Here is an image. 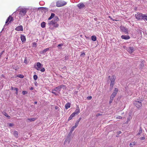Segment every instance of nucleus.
<instances>
[{
    "label": "nucleus",
    "mask_w": 147,
    "mask_h": 147,
    "mask_svg": "<svg viewBox=\"0 0 147 147\" xmlns=\"http://www.w3.org/2000/svg\"><path fill=\"white\" fill-rule=\"evenodd\" d=\"M142 101L140 100L135 101L134 102V105L138 108L139 109L142 106Z\"/></svg>",
    "instance_id": "f257e3e1"
},
{
    "label": "nucleus",
    "mask_w": 147,
    "mask_h": 147,
    "mask_svg": "<svg viewBox=\"0 0 147 147\" xmlns=\"http://www.w3.org/2000/svg\"><path fill=\"white\" fill-rule=\"evenodd\" d=\"M66 2L63 1H59L57 2V6L58 7H61L66 5Z\"/></svg>",
    "instance_id": "f03ea898"
},
{
    "label": "nucleus",
    "mask_w": 147,
    "mask_h": 147,
    "mask_svg": "<svg viewBox=\"0 0 147 147\" xmlns=\"http://www.w3.org/2000/svg\"><path fill=\"white\" fill-rule=\"evenodd\" d=\"M27 9L26 8H22L20 9L19 14L22 16H24L27 11Z\"/></svg>",
    "instance_id": "7ed1b4c3"
},
{
    "label": "nucleus",
    "mask_w": 147,
    "mask_h": 147,
    "mask_svg": "<svg viewBox=\"0 0 147 147\" xmlns=\"http://www.w3.org/2000/svg\"><path fill=\"white\" fill-rule=\"evenodd\" d=\"M143 16V14L140 13H137L135 15L136 18L138 20H142Z\"/></svg>",
    "instance_id": "20e7f679"
},
{
    "label": "nucleus",
    "mask_w": 147,
    "mask_h": 147,
    "mask_svg": "<svg viewBox=\"0 0 147 147\" xmlns=\"http://www.w3.org/2000/svg\"><path fill=\"white\" fill-rule=\"evenodd\" d=\"M118 91V88H115L112 94L111 95L110 97L112 98H114L117 94Z\"/></svg>",
    "instance_id": "39448f33"
},
{
    "label": "nucleus",
    "mask_w": 147,
    "mask_h": 147,
    "mask_svg": "<svg viewBox=\"0 0 147 147\" xmlns=\"http://www.w3.org/2000/svg\"><path fill=\"white\" fill-rule=\"evenodd\" d=\"M78 8L80 9H82L85 7V5L82 3H80L78 4L77 5Z\"/></svg>",
    "instance_id": "423d86ee"
},
{
    "label": "nucleus",
    "mask_w": 147,
    "mask_h": 147,
    "mask_svg": "<svg viewBox=\"0 0 147 147\" xmlns=\"http://www.w3.org/2000/svg\"><path fill=\"white\" fill-rule=\"evenodd\" d=\"M120 28L121 31L125 33L128 34V32L127 28H126L122 26H120Z\"/></svg>",
    "instance_id": "0eeeda50"
},
{
    "label": "nucleus",
    "mask_w": 147,
    "mask_h": 147,
    "mask_svg": "<svg viewBox=\"0 0 147 147\" xmlns=\"http://www.w3.org/2000/svg\"><path fill=\"white\" fill-rule=\"evenodd\" d=\"M62 85L59 86H58L55 88L53 90V91H55L56 92H57L58 93H59V92L61 90V88L62 87Z\"/></svg>",
    "instance_id": "6e6552de"
},
{
    "label": "nucleus",
    "mask_w": 147,
    "mask_h": 147,
    "mask_svg": "<svg viewBox=\"0 0 147 147\" xmlns=\"http://www.w3.org/2000/svg\"><path fill=\"white\" fill-rule=\"evenodd\" d=\"M135 50L133 47H129L127 49V51L130 53H132Z\"/></svg>",
    "instance_id": "1a4fd4ad"
},
{
    "label": "nucleus",
    "mask_w": 147,
    "mask_h": 147,
    "mask_svg": "<svg viewBox=\"0 0 147 147\" xmlns=\"http://www.w3.org/2000/svg\"><path fill=\"white\" fill-rule=\"evenodd\" d=\"M15 30L17 31H23V26L22 25L16 27Z\"/></svg>",
    "instance_id": "9d476101"
},
{
    "label": "nucleus",
    "mask_w": 147,
    "mask_h": 147,
    "mask_svg": "<svg viewBox=\"0 0 147 147\" xmlns=\"http://www.w3.org/2000/svg\"><path fill=\"white\" fill-rule=\"evenodd\" d=\"M13 19L12 17L11 16H9L5 22V24H6L9 21V22H11L13 21Z\"/></svg>",
    "instance_id": "9b49d317"
},
{
    "label": "nucleus",
    "mask_w": 147,
    "mask_h": 147,
    "mask_svg": "<svg viewBox=\"0 0 147 147\" xmlns=\"http://www.w3.org/2000/svg\"><path fill=\"white\" fill-rule=\"evenodd\" d=\"M20 38L22 43L25 42L26 41V38L25 36L21 34L20 36Z\"/></svg>",
    "instance_id": "f8f14e48"
},
{
    "label": "nucleus",
    "mask_w": 147,
    "mask_h": 147,
    "mask_svg": "<svg viewBox=\"0 0 147 147\" xmlns=\"http://www.w3.org/2000/svg\"><path fill=\"white\" fill-rule=\"evenodd\" d=\"M121 38L122 39L125 40H127L130 38V37L129 36L123 35L121 36Z\"/></svg>",
    "instance_id": "ddd939ff"
},
{
    "label": "nucleus",
    "mask_w": 147,
    "mask_h": 147,
    "mask_svg": "<svg viewBox=\"0 0 147 147\" xmlns=\"http://www.w3.org/2000/svg\"><path fill=\"white\" fill-rule=\"evenodd\" d=\"M36 118H28L27 119L26 121L27 122H28V121H29L30 122H32L35 121L36 120Z\"/></svg>",
    "instance_id": "4468645a"
},
{
    "label": "nucleus",
    "mask_w": 147,
    "mask_h": 147,
    "mask_svg": "<svg viewBox=\"0 0 147 147\" xmlns=\"http://www.w3.org/2000/svg\"><path fill=\"white\" fill-rule=\"evenodd\" d=\"M116 77L115 76L113 75L112 76L111 78L110 79L111 82H114Z\"/></svg>",
    "instance_id": "2eb2a0df"
},
{
    "label": "nucleus",
    "mask_w": 147,
    "mask_h": 147,
    "mask_svg": "<svg viewBox=\"0 0 147 147\" xmlns=\"http://www.w3.org/2000/svg\"><path fill=\"white\" fill-rule=\"evenodd\" d=\"M49 48H47L46 49H45L44 50L42 51H41L40 52V53L41 54H45V53L48 51L49 50Z\"/></svg>",
    "instance_id": "dca6fc26"
},
{
    "label": "nucleus",
    "mask_w": 147,
    "mask_h": 147,
    "mask_svg": "<svg viewBox=\"0 0 147 147\" xmlns=\"http://www.w3.org/2000/svg\"><path fill=\"white\" fill-rule=\"evenodd\" d=\"M142 20H144L145 21H147V14L146 15L143 14Z\"/></svg>",
    "instance_id": "f3484780"
},
{
    "label": "nucleus",
    "mask_w": 147,
    "mask_h": 147,
    "mask_svg": "<svg viewBox=\"0 0 147 147\" xmlns=\"http://www.w3.org/2000/svg\"><path fill=\"white\" fill-rule=\"evenodd\" d=\"M36 65L37 66L38 68L36 69L37 70H38L39 69V68H40L41 67V64L40 63L38 62L37 63Z\"/></svg>",
    "instance_id": "a211bd4d"
},
{
    "label": "nucleus",
    "mask_w": 147,
    "mask_h": 147,
    "mask_svg": "<svg viewBox=\"0 0 147 147\" xmlns=\"http://www.w3.org/2000/svg\"><path fill=\"white\" fill-rule=\"evenodd\" d=\"M70 104L69 103H67L65 106V108L66 109H67L70 107Z\"/></svg>",
    "instance_id": "6ab92c4d"
},
{
    "label": "nucleus",
    "mask_w": 147,
    "mask_h": 147,
    "mask_svg": "<svg viewBox=\"0 0 147 147\" xmlns=\"http://www.w3.org/2000/svg\"><path fill=\"white\" fill-rule=\"evenodd\" d=\"M80 112V109L78 108V109H76L75 112L74 113H75V114L76 115H77Z\"/></svg>",
    "instance_id": "aec40b11"
},
{
    "label": "nucleus",
    "mask_w": 147,
    "mask_h": 147,
    "mask_svg": "<svg viewBox=\"0 0 147 147\" xmlns=\"http://www.w3.org/2000/svg\"><path fill=\"white\" fill-rule=\"evenodd\" d=\"M2 113L6 117H7L8 119H10V117L8 115L6 112H2Z\"/></svg>",
    "instance_id": "412c9836"
},
{
    "label": "nucleus",
    "mask_w": 147,
    "mask_h": 147,
    "mask_svg": "<svg viewBox=\"0 0 147 147\" xmlns=\"http://www.w3.org/2000/svg\"><path fill=\"white\" fill-rule=\"evenodd\" d=\"M55 14L54 13H51V16L49 18L48 20H50L51 19L53 18L55 16Z\"/></svg>",
    "instance_id": "4be33fe9"
},
{
    "label": "nucleus",
    "mask_w": 147,
    "mask_h": 147,
    "mask_svg": "<svg viewBox=\"0 0 147 147\" xmlns=\"http://www.w3.org/2000/svg\"><path fill=\"white\" fill-rule=\"evenodd\" d=\"M48 23L49 25H53L55 24L56 23L53 20L51 21H49Z\"/></svg>",
    "instance_id": "5701e85b"
},
{
    "label": "nucleus",
    "mask_w": 147,
    "mask_h": 147,
    "mask_svg": "<svg viewBox=\"0 0 147 147\" xmlns=\"http://www.w3.org/2000/svg\"><path fill=\"white\" fill-rule=\"evenodd\" d=\"M56 23L59 20V18L57 16H55L53 20Z\"/></svg>",
    "instance_id": "b1692460"
},
{
    "label": "nucleus",
    "mask_w": 147,
    "mask_h": 147,
    "mask_svg": "<svg viewBox=\"0 0 147 147\" xmlns=\"http://www.w3.org/2000/svg\"><path fill=\"white\" fill-rule=\"evenodd\" d=\"M91 38H92V40L94 41H95L96 40V36H94V35L92 36Z\"/></svg>",
    "instance_id": "393cba45"
},
{
    "label": "nucleus",
    "mask_w": 147,
    "mask_h": 147,
    "mask_svg": "<svg viewBox=\"0 0 147 147\" xmlns=\"http://www.w3.org/2000/svg\"><path fill=\"white\" fill-rule=\"evenodd\" d=\"M45 23L44 22L42 23L41 24V27L42 28H45Z\"/></svg>",
    "instance_id": "a878e982"
},
{
    "label": "nucleus",
    "mask_w": 147,
    "mask_h": 147,
    "mask_svg": "<svg viewBox=\"0 0 147 147\" xmlns=\"http://www.w3.org/2000/svg\"><path fill=\"white\" fill-rule=\"evenodd\" d=\"M142 128H141V127H140V130H139L138 133L137 134V135H140L142 133Z\"/></svg>",
    "instance_id": "bb28decb"
},
{
    "label": "nucleus",
    "mask_w": 147,
    "mask_h": 147,
    "mask_svg": "<svg viewBox=\"0 0 147 147\" xmlns=\"http://www.w3.org/2000/svg\"><path fill=\"white\" fill-rule=\"evenodd\" d=\"M13 135L16 137H17L18 136V132L16 131H15L13 133Z\"/></svg>",
    "instance_id": "cd10ccee"
},
{
    "label": "nucleus",
    "mask_w": 147,
    "mask_h": 147,
    "mask_svg": "<svg viewBox=\"0 0 147 147\" xmlns=\"http://www.w3.org/2000/svg\"><path fill=\"white\" fill-rule=\"evenodd\" d=\"M52 93L53 94H55V95H58V93H56V92L55 91H53V90H52Z\"/></svg>",
    "instance_id": "c85d7f7f"
},
{
    "label": "nucleus",
    "mask_w": 147,
    "mask_h": 147,
    "mask_svg": "<svg viewBox=\"0 0 147 147\" xmlns=\"http://www.w3.org/2000/svg\"><path fill=\"white\" fill-rule=\"evenodd\" d=\"M144 66V63L142 62V63L140 65V67L141 68H142Z\"/></svg>",
    "instance_id": "c756f323"
},
{
    "label": "nucleus",
    "mask_w": 147,
    "mask_h": 147,
    "mask_svg": "<svg viewBox=\"0 0 147 147\" xmlns=\"http://www.w3.org/2000/svg\"><path fill=\"white\" fill-rule=\"evenodd\" d=\"M76 128V127H75V126H73L71 128V131L70 132L71 133L74 129Z\"/></svg>",
    "instance_id": "7c9ffc66"
},
{
    "label": "nucleus",
    "mask_w": 147,
    "mask_h": 147,
    "mask_svg": "<svg viewBox=\"0 0 147 147\" xmlns=\"http://www.w3.org/2000/svg\"><path fill=\"white\" fill-rule=\"evenodd\" d=\"M113 99L114 98H112L110 97V100H109V103L110 104H111L112 102H113Z\"/></svg>",
    "instance_id": "2f4dec72"
},
{
    "label": "nucleus",
    "mask_w": 147,
    "mask_h": 147,
    "mask_svg": "<svg viewBox=\"0 0 147 147\" xmlns=\"http://www.w3.org/2000/svg\"><path fill=\"white\" fill-rule=\"evenodd\" d=\"M136 144V143L134 142L132 143H130L129 144V146L130 147H133V146L135 145Z\"/></svg>",
    "instance_id": "473e14b6"
},
{
    "label": "nucleus",
    "mask_w": 147,
    "mask_h": 147,
    "mask_svg": "<svg viewBox=\"0 0 147 147\" xmlns=\"http://www.w3.org/2000/svg\"><path fill=\"white\" fill-rule=\"evenodd\" d=\"M11 90H16V91H17V89H18V88H14V87H11Z\"/></svg>",
    "instance_id": "72a5a7b5"
},
{
    "label": "nucleus",
    "mask_w": 147,
    "mask_h": 147,
    "mask_svg": "<svg viewBox=\"0 0 147 147\" xmlns=\"http://www.w3.org/2000/svg\"><path fill=\"white\" fill-rule=\"evenodd\" d=\"M34 79V80H36L38 78V77L36 75H34L33 76Z\"/></svg>",
    "instance_id": "f704fd0d"
},
{
    "label": "nucleus",
    "mask_w": 147,
    "mask_h": 147,
    "mask_svg": "<svg viewBox=\"0 0 147 147\" xmlns=\"http://www.w3.org/2000/svg\"><path fill=\"white\" fill-rule=\"evenodd\" d=\"M114 82H111L110 85V86L112 87H113Z\"/></svg>",
    "instance_id": "c9c22d12"
},
{
    "label": "nucleus",
    "mask_w": 147,
    "mask_h": 147,
    "mask_svg": "<svg viewBox=\"0 0 147 147\" xmlns=\"http://www.w3.org/2000/svg\"><path fill=\"white\" fill-rule=\"evenodd\" d=\"M22 93L23 95H25L28 93V92L26 91H23Z\"/></svg>",
    "instance_id": "e433bc0d"
},
{
    "label": "nucleus",
    "mask_w": 147,
    "mask_h": 147,
    "mask_svg": "<svg viewBox=\"0 0 147 147\" xmlns=\"http://www.w3.org/2000/svg\"><path fill=\"white\" fill-rule=\"evenodd\" d=\"M18 77L21 78H23L24 77V76L20 74Z\"/></svg>",
    "instance_id": "4c0bfd02"
},
{
    "label": "nucleus",
    "mask_w": 147,
    "mask_h": 147,
    "mask_svg": "<svg viewBox=\"0 0 147 147\" xmlns=\"http://www.w3.org/2000/svg\"><path fill=\"white\" fill-rule=\"evenodd\" d=\"M78 124H79V123L78 122L76 121L75 123V125L74 126H75V127H77V126H78Z\"/></svg>",
    "instance_id": "58836bf2"
},
{
    "label": "nucleus",
    "mask_w": 147,
    "mask_h": 147,
    "mask_svg": "<svg viewBox=\"0 0 147 147\" xmlns=\"http://www.w3.org/2000/svg\"><path fill=\"white\" fill-rule=\"evenodd\" d=\"M45 69L44 68H42L40 70V71L42 72H44L45 71Z\"/></svg>",
    "instance_id": "ea45409f"
},
{
    "label": "nucleus",
    "mask_w": 147,
    "mask_h": 147,
    "mask_svg": "<svg viewBox=\"0 0 147 147\" xmlns=\"http://www.w3.org/2000/svg\"><path fill=\"white\" fill-rule=\"evenodd\" d=\"M92 97L91 96H88L87 97V99L88 100H91L92 99Z\"/></svg>",
    "instance_id": "a19ab883"
},
{
    "label": "nucleus",
    "mask_w": 147,
    "mask_h": 147,
    "mask_svg": "<svg viewBox=\"0 0 147 147\" xmlns=\"http://www.w3.org/2000/svg\"><path fill=\"white\" fill-rule=\"evenodd\" d=\"M116 118L117 119H122V117L121 116H117Z\"/></svg>",
    "instance_id": "79ce46f5"
},
{
    "label": "nucleus",
    "mask_w": 147,
    "mask_h": 147,
    "mask_svg": "<svg viewBox=\"0 0 147 147\" xmlns=\"http://www.w3.org/2000/svg\"><path fill=\"white\" fill-rule=\"evenodd\" d=\"M71 116L73 117H74L76 115L74 113H73L71 115Z\"/></svg>",
    "instance_id": "37998d69"
},
{
    "label": "nucleus",
    "mask_w": 147,
    "mask_h": 147,
    "mask_svg": "<svg viewBox=\"0 0 147 147\" xmlns=\"http://www.w3.org/2000/svg\"><path fill=\"white\" fill-rule=\"evenodd\" d=\"M14 125V124L13 123H9V125L10 127H12Z\"/></svg>",
    "instance_id": "c03bdc74"
},
{
    "label": "nucleus",
    "mask_w": 147,
    "mask_h": 147,
    "mask_svg": "<svg viewBox=\"0 0 147 147\" xmlns=\"http://www.w3.org/2000/svg\"><path fill=\"white\" fill-rule=\"evenodd\" d=\"M145 137L144 136L143 137H141L140 138V139L141 140H144L145 139Z\"/></svg>",
    "instance_id": "a18cd8bd"
},
{
    "label": "nucleus",
    "mask_w": 147,
    "mask_h": 147,
    "mask_svg": "<svg viewBox=\"0 0 147 147\" xmlns=\"http://www.w3.org/2000/svg\"><path fill=\"white\" fill-rule=\"evenodd\" d=\"M63 45V44H59L57 46V47L62 46Z\"/></svg>",
    "instance_id": "49530a36"
},
{
    "label": "nucleus",
    "mask_w": 147,
    "mask_h": 147,
    "mask_svg": "<svg viewBox=\"0 0 147 147\" xmlns=\"http://www.w3.org/2000/svg\"><path fill=\"white\" fill-rule=\"evenodd\" d=\"M4 52V51H2L1 53H0V57H1V55H2L3 54V53Z\"/></svg>",
    "instance_id": "de8ad7c7"
},
{
    "label": "nucleus",
    "mask_w": 147,
    "mask_h": 147,
    "mask_svg": "<svg viewBox=\"0 0 147 147\" xmlns=\"http://www.w3.org/2000/svg\"><path fill=\"white\" fill-rule=\"evenodd\" d=\"M72 118H73V117H72V116H71V115H70L69 118L68 120H71L72 119Z\"/></svg>",
    "instance_id": "09e8293b"
},
{
    "label": "nucleus",
    "mask_w": 147,
    "mask_h": 147,
    "mask_svg": "<svg viewBox=\"0 0 147 147\" xmlns=\"http://www.w3.org/2000/svg\"><path fill=\"white\" fill-rule=\"evenodd\" d=\"M59 26V24H55V25H54V26L55 27H57Z\"/></svg>",
    "instance_id": "8fccbe9b"
},
{
    "label": "nucleus",
    "mask_w": 147,
    "mask_h": 147,
    "mask_svg": "<svg viewBox=\"0 0 147 147\" xmlns=\"http://www.w3.org/2000/svg\"><path fill=\"white\" fill-rule=\"evenodd\" d=\"M82 119V118L80 117V118L77 121V122H78V123H79V122Z\"/></svg>",
    "instance_id": "3c124183"
},
{
    "label": "nucleus",
    "mask_w": 147,
    "mask_h": 147,
    "mask_svg": "<svg viewBox=\"0 0 147 147\" xmlns=\"http://www.w3.org/2000/svg\"><path fill=\"white\" fill-rule=\"evenodd\" d=\"M101 115H102V114H100V113H98L96 115V117H98L99 116H100Z\"/></svg>",
    "instance_id": "603ef678"
},
{
    "label": "nucleus",
    "mask_w": 147,
    "mask_h": 147,
    "mask_svg": "<svg viewBox=\"0 0 147 147\" xmlns=\"http://www.w3.org/2000/svg\"><path fill=\"white\" fill-rule=\"evenodd\" d=\"M33 44L34 46H35V47L36 46V43L35 42H34L33 43Z\"/></svg>",
    "instance_id": "864d4df0"
},
{
    "label": "nucleus",
    "mask_w": 147,
    "mask_h": 147,
    "mask_svg": "<svg viewBox=\"0 0 147 147\" xmlns=\"http://www.w3.org/2000/svg\"><path fill=\"white\" fill-rule=\"evenodd\" d=\"M113 88V87H112L111 86H110V90H111Z\"/></svg>",
    "instance_id": "5fc2aeb1"
},
{
    "label": "nucleus",
    "mask_w": 147,
    "mask_h": 147,
    "mask_svg": "<svg viewBox=\"0 0 147 147\" xmlns=\"http://www.w3.org/2000/svg\"><path fill=\"white\" fill-rule=\"evenodd\" d=\"M121 133V131H119L117 132V134H119Z\"/></svg>",
    "instance_id": "6e6d98bb"
},
{
    "label": "nucleus",
    "mask_w": 147,
    "mask_h": 147,
    "mask_svg": "<svg viewBox=\"0 0 147 147\" xmlns=\"http://www.w3.org/2000/svg\"><path fill=\"white\" fill-rule=\"evenodd\" d=\"M18 89H17V91H16V94L17 95L18 94Z\"/></svg>",
    "instance_id": "4d7b16f0"
},
{
    "label": "nucleus",
    "mask_w": 147,
    "mask_h": 147,
    "mask_svg": "<svg viewBox=\"0 0 147 147\" xmlns=\"http://www.w3.org/2000/svg\"><path fill=\"white\" fill-rule=\"evenodd\" d=\"M59 107L57 106H56L55 107V109L57 110L58 109Z\"/></svg>",
    "instance_id": "13d9d810"
},
{
    "label": "nucleus",
    "mask_w": 147,
    "mask_h": 147,
    "mask_svg": "<svg viewBox=\"0 0 147 147\" xmlns=\"http://www.w3.org/2000/svg\"><path fill=\"white\" fill-rule=\"evenodd\" d=\"M33 89H34V88L33 87H31L30 88V90H33Z\"/></svg>",
    "instance_id": "bf43d9fd"
},
{
    "label": "nucleus",
    "mask_w": 147,
    "mask_h": 147,
    "mask_svg": "<svg viewBox=\"0 0 147 147\" xmlns=\"http://www.w3.org/2000/svg\"><path fill=\"white\" fill-rule=\"evenodd\" d=\"M27 61L26 59H25L24 61V62L25 63H26Z\"/></svg>",
    "instance_id": "052dcab7"
},
{
    "label": "nucleus",
    "mask_w": 147,
    "mask_h": 147,
    "mask_svg": "<svg viewBox=\"0 0 147 147\" xmlns=\"http://www.w3.org/2000/svg\"><path fill=\"white\" fill-rule=\"evenodd\" d=\"M109 18H110V19H111V20H114L111 17H110V16H109Z\"/></svg>",
    "instance_id": "680f3d73"
},
{
    "label": "nucleus",
    "mask_w": 147,
    "mask_h": 147,
    "mask_svg": "<svg viewBox=\"0 0 147 147\" xmlns=\"http://www.w3.org/2000/svg\"><path fill=\"white\" fill-rule=\"evenodd\" d=\"M40 8H43V9H44V8L46 9V8H46V7L45 8V7H40Z\"/></svg>",
    "instance_id": "e2e57ef3"
},
{
    "label": "nucleus",
    "mask_w": 147,
    "mask_h": 147,
    "mask_svg": "<svg viewBox=\"0 0 147 147\" xmlns=\"http://www.w3.org/2000/svg\"><path fill=\"white\" fill-rule=\"evenodd\" d=\"M34 103L35 104H36L37 103V102L36 101Z\"/></svg>",
    "instance_id": "0e129e2a"
},
{
    "label": "nucleus",
    "mask_w": 147,
    "mask_h": 147,
    "mask_svg": "<svg viewBox=\"0 0 147 147\" xmlns=\"http://www.w3.org/2000/svg\"><path fill=\"white\" fill-rule=\"evenodd\" d=\"M111 76H109L108 77V78L110 79V78Z\"/></svg>",
    "instance_id": "69168bd1"
},
{
    "label": "nucleus",
    "mask_w": 147,
    "mask_h": 147,
    "mask_svg": "<svg viewBox=\"0 0 147 147\" xmlns=\"http://www.w3.org/2000/svg\"><path fill=\"white\" fill-rule=\"evenodd\" d=\"M85 55V54L84 53H82V55Z\"/></svg>",
    "instance_id": "338daca9"
}]
</instances>
